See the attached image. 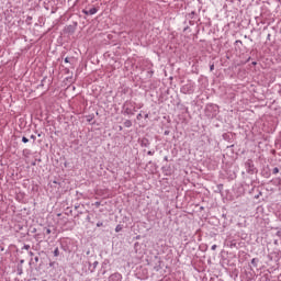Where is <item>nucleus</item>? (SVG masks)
Returning <instances> with one entry per match:
<instances>
[{
  "label": "nucleus",
  "mask_w": 281,
  "mask_h": 281,
  "mask_svg": "<svg viewBox=\"0 0 281 281\" xmlns=\"http://www.w3.org/2000/svg\"><path fill=\"white\" fill-rule=\"evenodd\" d=\"M98 10L95 8L90 9L88 12L86 11L85 14H95Z\"/></svg>",
  "instance_id": "obj_1"
},
{
  "label": "nucleus",
  "mask_w": 281,
  "mask_h": 281,
  "mask_svg": "<svg viewBox=\"0 0 281 281\" xmlns=\"http://www.w3.org/2000/svg\"><path fill=\"white\" fill-rule=\"evenodd\" d=\"M116 232H120V228H116Z\"/></svg>",
  "instance_id": "obj_6"
},
{
  "label": "nucleus",
  "mask_w": 281,
  "mask_h": 281,
  "mask_svg": "<svg viewBox=\"0 0 281 281\" xmlns=\"http://www.w3.org/2000/svg\"><path fill=\"white\" fill-rule=\"evenodd\" d=\"M59 255H60V251L58 250V248H56V249L54 250V256L58 257Z\"/></svg>",
  "instance_id": "obj_2"
},
{
  "label": "nucleus",
  "mask_w": 281,
  "mask_h": 281,
  "mask_svg": "<svg viewBox=\"0 0 281 281\" xmlns=\"http://www.w3.org/2000/svg\"><path fill=\"white\" fill-rule=\"evenodd\" d=\"M210 70L214 71V65H211Z\"/></svg>",
  "instance_id": "obj_4"
},
{
  "label": "nucleus",
  "mask_w": 281,
  "mask_h": 281,
  "mask_svg": "<svg viewBox=\"0 0 281 281\" xmlns=\"http://www.w3.org/2000/svg\"><path fill=\"white\" fill-rule=\"evenodd\" d=\"M22 142L24 143V144H27L29 142H30V139H27V137H22Z\"/></svg>",
  "instance_id": "obj_3"
},
{
  "label": "nucleus",
  "mask_w": 281,
  "mask_h": 281,
  "mask_svg": "<svg viewBox=\"0 0 281 281\" xmlns=\"http://www.w3.org/2000/svg\"><path fill=\"white\" fill-rule=\"evenodd\" d=\"M116 232H120V228H116Z\"/></svg>",
  "instance_id": "obj_5"
}]
</instances>
